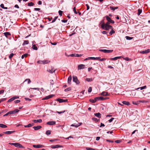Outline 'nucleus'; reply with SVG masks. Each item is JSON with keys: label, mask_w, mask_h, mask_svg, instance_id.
<instances>
[{"label": "nucleus", "mask_w": 150, "mask_h": 150, "mask_svg": "<svg viewBox=\"0 0 150 150\" xmlns=\"http://www.w3.org/2000/svg\"><path fill=\"white\" fill-rule=\"evenodd\" d=\"M42 127L40 125H38L37 126H34L33 127V128L35 130H38Z\"/></svg>", "instance_id": "17"}, {"label": "nucleus", "mask_w": 150, "mask_h": 150, "mask_svg": "<svg viewBox=\"0 0 150 150\" xmlns=\"http://www.w3.org/2000/svg\"><path fill=\"white\" fill-rule=\"evenodd\" d=\"M65 112V111H61V112H59V111H57V112L59 114H61V113H64Z\"/></svg>", "instance_id": "60"}, {"label": "nucleus", "mask_w": 150, "mask_h": 150, "mask_svg": "<svg viewBox=\"0 0 150 150\" xmlns=\"http://www.w3.org/2000/svg\"><path fill=\"white\" fill-rule=\"evenodd\" d=\"M19 111V110L18 109H16L13 110L11 111L8 112L6 114H5L4 115V116H5L8 115H11L12 114H14L18 112Z\"/></svg>", "instance_id": "2"}, {"label": "nucleus", "mask_w": 150, "mask_h": 150, "mask_svg": "<svg viewBox=\"0 0 150 150\" xmlns=\"http://www.w3.org/2000/svg\"><path fill=\"white\" fill-rule=\"evenodd\" d=\"M123 59L126 61L130 60L131 59H129L128 57L123 58Z\"/></svg>", "instance_id": "56"}, {"label": "nucleus", "mask_w": 150, "mask_h": 150, "mask_svg": "<svg viewBox=\"0 0 150 150\" xmlns=\"http://www.w3.org/2000/svg\"><path fill=\"white\" fill-rule=\"evenodd\" d=\"M72 79V78L71 76H70L68 78V83L69 84H70V83L71 82V81Z\"/></svg>", "instance_id": "23"}, {"label": "nucleus", "mask_w": 150, "mask_h": 150, "mask_svg": "<svg viewBox=\"0 0 150 150\" xmlns=\"http://www.w3.org/2000/svg\"><path fill=\"white\" fill-rule=\"evenodd\" d=\"M127 40H130L131 39V37L129 36H126L125 37Z\"/></svg>", "instance_id": "55"}, {"label": "nucleus", "mask_w": 150, "mask_h": 150, "mask_svg": "<svg viewBox=\"0 0 150 150\" xmlns=\"http://www.w3.org/2000/svg\"><path fill=\"white\" fill-rule=\"evenodd\" d=\"M110 9L112 10L113 11H114L115 9H117L118 8V7H113L112 6H110Z\"/></svg>", "instance_id": "27"}, {"label": "nucleus", "mask_w": 150, "mask_h": 150, "mask_svg": "<svg viewBox=\"0 0 150 150\" xmlns=\"http://www.w3.org/2000/svg\"><path fill=\"white\" fill-rule=\"evenodd\" d=\"M33 122L34 123L39 122L41 123L42 122V120L41 119L38 120H32Z\"/></svg>", "instance_id": "19"}, {"label": "nucleus", "mask_w": 150, "mask_h": 150, "mask_svg": "<svg viewBox=\"0 0 150 150\" xmlns=\"http://www.w3.org/2000/svg\"><path fill=\"white\" fill-rule=\"evenodd\" d=\"M114 119V118H113V117H112L108 121H109V122H111Z\"/></svg>", "instance_id": "53"}, {"label": "nucleus", "mask_w": 150, "mask_h": 150, "mask_svg": "<svg viewBox=\"0 0 150 150\" xmlns=\"http://www.w3.org/2000/svg\"><path fill=\"white\" fill-rule=\"evenodd\" d=\"M142 9H139L138 10V12L137 13V14L138 15H140V14L142 13Z\"/></svg>", "instance_id": "34"}, {"label": "nucleus", "mask_w": 150, "mask_h": 150, "mask_svg": "<svg viewBox=\"0 0 150 150\" xmlns=\"http://www.w3.org/2000/svg\"><path fill=\"white\" fill-rule=\"evenodd\" d=\"M97 100V99H96V97L94 99H90L89 100L90 101L93 103H95Z\"/></svg>", "instance_id": "22"}, {"label": "nucleus", "mask_w": 150, "mask_h": 150, "mask_svg": "<svg viewBox=\"0 0 150 150\" xmlns=\"http://www.w3.org/2000/svg\"><path fill=\"white\" fill-rule=\"evenodd\" d=\"M33 146L35 148H40L43 147L44 146L41 144H38V145H33Z\"/></svg>", "instance_id": "11"}, {"label": "nucleus", "mask_w": 150, "mask_h": 150, "mask_svg": "<svg viewBox=\"0 0 150 150\" xmlns=\"http://www.w3.org/2000/svg\"><path fill=\"white\" fill-rule=\"evenodd\" d=\"M86 149L87 150H96L95 149H94L89 148V147H86Z\"/></svg>", "instance_id": "48"}, {"label": "nucleus", "mask_w": 150, "mask_h": 150, "mask_svg": "<svg viewBox=\"0 0 150 150\" xmlns=\"http://www.w3.org/2000/svg\"><path fill=\"white\" fill-rule=\"evenodd\" d=\"M85 65L83 64H80L78 66V70H80L82 69H83L85 68Z\"/></svg>", "instance_id": "12"}, {"label": "nucleus", "mask_w": 150, "mask_h": 150, "mask_svg": "<svg viewBox=\"0 0 150 150\" xmlns=\"http://www.w3.org/2000/svg\"><path fill=\"white\" fill-rule=\"evenodd\" d=\"M21 101L20 100H15L14 101V102L16 103H18L20 102Z\"/></svg>", "instance_id": "57"}, {"label": "nucleus", "mask_w": 150, "mask_h": 150, "mask_svg": "<svg viewBox=\"0 0 150 150\" xmlns=\"http://www.w3.org/2000/svg\"><path fill=\"white\" fill-rule=\"evenodd\" d=\"M122 103L124 104H125L127 105H130L128 101H123Z\"/></svg>", "instance_id": "28"}, {"label": "nucleus", "mask_w": 150, "mask_h": 150, "mask_svg": "<svg viewBox=\"0 0 150 150\" xmlns=\"http://www.w3.org/2000/svg\"><path fill=\"white\" fill-rule=\"evenodd\" d=\"M94 115L96 117L100 118L101 117V115L99 112L94 114Z\"/></svg>", "instance_id": "20"}, {"label": "nucleus", "mask_w": 150, "mask_h": 150, "mask_svg": "<svg viewBox=\"0 0 150 150\" xmlns=\"http://www.w3.org/2000/svg\"><path fill=\"white\" fill-rule=\"evenodd\" d=\"M0 127L1 128H5L7 127V126L3 124H0Z\"/></svg>", "instance_id": "30"}, {"label": "nucleus", "mask_w": 150, "mask_h": 150, "mask_svg": "<svg viewBox=\"0 0 150 150\" xmlns=\"http://www.w3.org/2000/svg\"><path fill=\"white\" fill-rule=\"evenodd\" d=\"M9 144L11 145L14 146L15 147L17 148H24V147L22 145L18 143H9Z\"/></svg>", "instance_id": "3"}, {"label": "nucleus", "mask_w": 150, "mask_h": 150, "mask_svg": "<svg viewBox=\"0 0 150 150\" xmlns=\"http://www.w3.org/2000/svg\"><path fill=\"white\" fill-rule=\"evenodd\" d=\"M4 90H2L0 91V94L4 93Z\"/></svg>", "instance_id": "62"}, {"label": "nucleus", "mask_w": 150, "mask_h": 150, "mask_svg": "<svg viewBox=\"0 0 150 150\" xmlns=\"http://www.w3.org/2000/svg\"><path fill=\"white\" fill-rule=\"evenodd\" d=\"M83 55V54H70L68 56L69 57H79L81 56H82Z\"/></svg>", "instance_id": "5"}, {"label": "nucleus", "mask_w": 150, "mask_h": 150, "mask_svg": "<svg viewBox=\"0 0 150 150\" xmlns=\"http://www.w3.org/2000/svg\"><path fill=\"white\" fill-rule=\"evenodd\" d=\"M34 4L32 2H30L28 3V6H33Z\"/></svg>", "instance_id": "44"}, {"label": "nucleus", "mask_w": 150, "mask_h": 150, "mask_svg": "<svg viewBox=\"0 0 150 150\" xmlns=\"http://www.w3.org/2000/svg\"><path fill=\"white\" fill-rule=\"evenodd\" d=\"M95 59L94 57H88L87 58L84 59V61H86L87 60H90V59H92L94 60V59Z\"/></svg>", "instance_id": "26"}, {"label": "nucleus", "mask_w": 150, "mask_h": 150, "mask_svg": "<svg viewBox=\"0 0 150 150\" xmlns=\"http://www.w3.org/2000/svg\"><path fill=\"white\" fill-rule=\"evenodd\" d=\"M14 55V54L13 53L11 54L9 56V59H11Z\"/></svg>", "instance_id": "46"}, {"label": "nucleus", "mask_w": 150, "mask_h": 150, "mask_svg": "<svg viewBox=\"0 0 150 150\" xmlns=\"http://www.w3.org/2000/svg\"><path fill=\"white\" fill-rule=\"evenodd\" d=\"M29 43V42L28 40H25L24 41V42L22 44V45L23 46H24L25 45H27Z\"/></svg>", "instance_id": "25"}, {"label": "nucleus", "mask_w": 150, "mask_h": 150, "mask_svg": "<svg viewBox=\"0 0 150 150\" xmlns=\"http://www.w3.org/2000/svg\"><path fill=\"white\" fill-rule=\"evenodd\" d=\"M62 12H63L62 11H61V10H59V15L60 16H62Z\"/></svg>", "instance_id": "52"}, {"label": "nucleus", "mask_w": 150, "mask_h": 150, "mask_svg": "<svg viewBox=\"0 0 150 150\" xmlns=\"http://www.w3.org/2000/svg\"><path fill=\"white\" fill-rule=\"evenodd\" d=\"M51 132L50 130H48L46 131V134L47 135H49L51 134Z\"/></svg>", "instance_id": "42"}, {"label": "nucleus", "mask_w": 150, "mask_h": 150, "mask_svg": "<svg viewBox=\"0 0 150 150\" xmlns=\"http://www.w3.org/2000/svg\"><path fill=\"white\" fill-rule=\"evenodd\" d=\"M106 53H110V52H112V51H113V50H106Z\"/></svg>", "instance_id": "47"}, {"label": "nucleus", "mask_w": 150, "mask_h": 150, "mask_svg": "<svg viewBox=\"0 0 150 150\" xmlns=\"http://www.w3.org/2000/svg\"><path fill=\"white\" fill-rule=\"evenodd\" d=\"M108 98H107V97L103 98L101 96L98 97H96V99H97V100H106V99H108Z\"/></svg>", "instance_id": "6"}, {"label": "nucleus", "mask_w": 150, "mask_h": 150, "mask_svg": "<svg viewBox=\"0 0 150 150\" xmlns=\"http://www.w3.org/2000/svg\"><path fill=\"white\" fill-rule=\"evenodd\" d=\"M28 55V54H24L23 55L21 56V58L22 59H23L24 57H26Z\"/></svg>", "instance_id": "33"}, {"label": "nucleus", "mask_w": 150, "mask_h": 150, "mask_svg": "<svg viewBox=\"0 0 150 150\" xmlns=\"http://www.w3.org/2000/svg\"><path fill=\"white\" fill-rule=\"evenodd\" d=\"M14 100V98H13V97H12L10 99H9L8 101V102H10L13 101V100Z\"/></svg>", "instance_id": "37"}, {"label": "nucleus", "mask_w": 150, "mask_h": 150, "mask_svg": "<svg viewBox=\"0 0 150 150\" xmlns=\"http://www.w3.org/2000/svg\"><path fill=\"white\" fill-rule=\"evenodd\" d=\"M86 80L89 82L92 81L93 80V79L92 78H87L86 79Z\"/></svg>", "instance_id": "39"}, {"label": "nucleus", "mask_w": 150, "mask_h": 150, "mask_svg": "<svg viewBox=\"0 0 150 150\" xmlns=\"http://www.w3.org/2000/svg\"><path fill=\"white\" fill-rule=\"evenodd\" d=\"M43 61H41V60L38 61L37 62V63H38L40 64H43Z\"/></svg>", "instance_id": "50"}, {"label": "nucleus", "mask_w": 150, "mask_h": 150, "mask_svg": "<svg viewBox=\"0 0 150 150\" xmlns=\"http://www.w3.org/2000/svg\"><path fill=\"white\" fill-rule=\"evenodd\" d=\"M40 10V8H35L34 9V10L35 11H39Z\"/></svg>", "instance_id": "58"}, {"label": "nucleus", "mask_w": 150, "mask_h": 150, "mask_svg": "<svg viewBox=\"0 0 150 150\" xmlns=\"http://www.w3.org/2000/svg\"><path fill=\"white\" fill-rule=\"evenodd\" d=\"M61 21L62 22H63V23H66L67 21V20H62Z\"/></svg>", "instance_id": "64"}, {"label": "nucleus", "mask_w": 150, "mask_h": 150, "mask_svg": "<svg viewBox=\"0 0 150 150\" xmlns=\"http://www.w3.org/2000/svg\"><path fill=\"white\" fill-rule=\"evenodd\" d=\"M56 122L54 121H49L47 122V124L49 125H55Z\"/></svg>", "instance_id": "15"}, {"label": "nucleus", "mask_w": 150, "mask_h": 150, "mask_svg": "<svg viewBox=\"0 0 150 150\" xmlns=\"http://www.w3.org/2000/svg\"><path fill=\"white\" fill-rule=\"evenodd\" d=\"M43 64H47L50 62V61L47 60H43Z\"/></svg>", "instance_id": "35"}, {"label": "nucleus", "mask_w": 150, "mask_h": 150, "mask_svg": "<svg viewBox=\"0 0 150 150\" xmlns=\"http://www.w3.org/2000/svg\"><path fill=\"white\" fill-rule=\"evenodd\" d=\"M4 35L8 38H10L11 36V33L8 32H6L4 33Z\"/></svg>", "instance_id": "8"}, {"label": "nucleus", "mask_w": 150, "mask_h": 150, "mask_svg": "<svg viewBox=\"0 0 150 150\" xmlns=\"http://www.w3.org/2000/svg\"><path fill=\"white\" fill-rule=\"evenodd\" d=\"M106 19L107 20L108 22H109L111 20V19L108 16H106Z\"/></svg>", "instance_id": "36"}, {"label": "nucleus", "mask_w": 150, "mask_h": 150, "mask_svg": "<svg viewBox=\"0 0 150 150\" xmlns=\"http://www.w3.org/2000/svg\"><path fill=\"white\" fill-rule=\"evenodd\" d=\"M51 69H49L47 71L50 73H52L55 72L56 69H55L54 67H51Z\"/></svg>", "instance_id": "9"}, {"label": "nucleus", "mask_w": 150, "mask_h": 150, "mask_svg": "<svg viewBox=\"0 0 150 150\" xmlns=\"http://www.w3.org/2000/svg\"><path fill=\"white\" fill-rule=\"evenodd\" d=\"M51 43L52 45H55L57 44V42H54L53 43L51 42Z\"/></svg>", "instance_id": "63"}, {"label": "nucleus", "mask_w": 150, "mask_h": 150, "mask_svg": "<svg viewBox=\"0 0 150 150\" xmlns=\"http://www.w3.org/2000/svg\"><path fill=\"white\" fill-rule=\"evenodd\" d=\"M146 86H142V87H141L138 88L136 89V90H138V89H140L141 90H142V89L146 88Z\"/></svg>", "instance_id": "31"}, {"label": "nucleus", "mask_w": 150, "mask_h": 150, "mask_svg": "<svg viewBox=\"0 0 150 150\" xmlns=\"http://www.w3.org/2000/svg\"><path fill=\"white\" fill-rule=\"evenodd\" d=\"M56 100L58 101L60 103L65 102L67 101V99L64 100V99L59 98H57Z\"/></svg>", "instance_id": "7"}, {"label": "nucleus", "mask_w": 150, "mask_h": 150, "mask_svg": "<svg viewBox=\"0 0 150 150\" xmlns=\"http://www.w3.org/2000/svg\"><path fill=\"white\" fill-rule=\"evenodd\" d=\"M106 59L105 58H103L102 59H99V60L100 61H103L105 60H106Z\"/></svg>", "instance_id": "59"}, {"label": "nucleus", "mask_w": 150, "mask_h": 150, "mask_svg": "<svg viewBox=\"0 0 150 150\" xmlns=\"http://www.w3.org/2000/svg\"><path fill=\"white\" fill-rule=\"evenodd\" d=\"M82 124V123H78V124H74L71 125V126L75 127H77Z\"/></svg>", "instance_id": "16"}, {"label": "nucleus", "mask_w": 150, "mask_h": 150, "mask_svg": "<svg viewBox=\"0 0 150 150\" xmlns=\"http://www.w3.org/2000/svg\"><path fill=\"white\" fill-rule=\"evenodd\" d=\"M15 131H6L4 132H3L4 133L6 134H11L13 132H15Z\"/></svg>", "instance_id": "18"}, {"label": "nucleus", "mask_w": 150, "mask_h": 150, "mask_svg": "<svg viewBox=\"0 0 150 150\" xmlns=\"http://www.w3.org/2000/svg\"><path fill=\"white\" fill-rule=\"evenodd\" d=\"M33 125L34 124H29L27 125H24V126L25 127H30Z\"/></svg>", "instance_id": "29"}, {"label": "nucleus", "mask_w": 150, "mask_h": 150, "mask_svg": "<svg viewBox=\"0 0 150 150\" xmlns=\"http://www.w3.org/2000/svg\"><path fill=\"white\" fill-rule=\"evenodd\" d=\"M28 81V84H29L30 83L31 81L30 80V79H26L25 80V81L24 82H25V81Z\"/></svg>", "instance_id": "45"}, {"label": "nucleus", "mask_w": 150, "mask_h": 150, "mask_svg": "<svg viewBox=\"0 0 150 150\" xmlns=\"http://www.w3.org/2000/svg\"><path fill=\"white\" fill-rule=\"evenodd\" d=\"M121 142V140H117L115 141V142L117 143H119Z\"/></svg>", "instance_id": "54"}, {"label": "nucleus", "mask_w": 150, "mask_h": 150, "mask_svg": "<svg viewBox=\"0 0 150 150\" xmlns=\"http://www.w3.org/2000/svg\"><path fill=\"white\" fill-rule=\"evenodd\" d=\"M88 91L89 92H91L92 91V88L90 87L88 88Z\"/></svg>", "instance_id": "51"}, {"label": "nucleus", "mask_w": 150, "mask_h": 150, "mask_svg": "<svg viewBox=\"0 0 150 150\" xmlns=\"http://www.w3.org/2000/svg\"><path fill=\"white\" fill-rule=\"evenodd\" d=\"M62 147V146L61 145L59 144H57L55 145H52L51 146V148L52 149L58 148Z\"/></svg>", "instance_id": "13"}, {"label": "nucleus", "mask_w": 150, "mask_h": 150, "mask_svg": "<svg viewBox=\"0 0 150 150\" xmlns=\"http://www.w3.org/2000/svg\"><path fill=\"white\" fill-rule=\"evenodd\" d=\"M100 57H95V59H94V60H99V59H100Z\"/></svg>", "instance_id": "61"}, {"label": "nucleus", "mask_w": 150, "mask_h": 150, "mask_svg": "<svg viewBox=\"0 0 150 150\" xmlns=\"http://www.w3.org/2000/svg\"><path fill=\"white\" fill-rule=\"evenodd\" d=\"M92 120L96 122H98L99 120L97 118L95 117H93L92 118Z\"/></svg>", "instance_id": "38"}, {"label": "nucleus", "mask_w": 150, "mask_h": 150, "mask_svg": "<svg viewBox=\"0 0 150 150\" xmlns=\"http://www.w3.org/2000/svg\"><path fill=\"white\" fill-rule=\"evenodd\" d=\"M150 52V49H147L146 50L140 52V53L142 54H146Z\"/></svg>", "instance_id": "14"}, {"label": "nucleus", "mask_w": 150, "mask_h": 150, "mask_svg": "<svg viewBox=\"0 0 150 150\" xmlns=\"http://www.w3.org/2000/svg\"><path fill=\"white\" fill-rule=\"evenodd\" d=\"M71 90V87H69L66 89H65L64 91L65 92H67L68 91H69Z\"/></svg>", "instance_id": "40"}, {"label": "nucleus", "mask_w": 150, "mask_h": 150, "mask_svg": "<svg viewBox=\"0 0 150 150\" xmlns=\"http://www.w3.org/2000/svg\"><path fill=\"white\" fill-rule=\"evenodd\" d=\"M73 81L76 83V84H79L80 82L78 80L77 76H73Z\"/></svg>", "instance_id": "4"}, {"label": "nucleus", "mask_w": 150, "mask_h": 150, "mask_svg": "<svg viewBox=\"0 0 150 150\" xmlns=\"http://www.w3.org/2000/svg\"><path fill=\"white\" fill-rule=\"evenodd\" d=\"M101 95L104 96H108V92L104 91L102 93Z\"/></svg>", "instance_id": "24"}, {"label": "nucleus", "mask_w": 150, "mask_h": 150, "mask_svg": "<svg viewBox=\"0 0 150 150\" xmlns=\"http://www.w3.org/2000/svg\"><path fill=\"white\" fill-rule=\"evenodd\" d=\"M54 96V95H52V94L50 95H49L48 96H46L45 97L43 98L42 99V100H47V99H49L50 98H52Z\"/></svg>", "instance_id": "10"}, {"label": "nucleus", "mask_w": 150, "mask_h": 150, "mask_svg": "<svg viewBox=\"0 0 150 150\" xmlns=\"http://www.w3.org/2000/svg\"><path fill=\"white\" fill-rule=\"evenodd\" d=\"M32 48L34 50H38L37 47L35 45H33V46Z\"/></svg>", "instance_id": "41"}, {"label": "nucleus", "mask_w": 150, "mask_h": 150, "mask_svg": "<svg viewBox=\"0 0 150 150\" xmlns=\"http://www.w3.org/2000/svg\"><path fill=\"white\" fill-rule=\"evenodd\" d=\"M99 51L101 52H102L104 53H106V50L105 49H100L99 50Z\"/></svg>", "instance_id": "49"}, {"label": "nucleus", "mask_w": 150, "mask_h": 150, "mask_svg": "<svg viewBox=\"0 0 150 150\" xmlns=\"http://www.w3.org/2000/svg\"><path fill=\"white\" fill-rule=\"evenodd\" d=\"M74 7L73 8V11L74 12V13L76 14L77 13V12L76 10V7H75V5L74 6Z\"/></svg>", "instance_id": "43"}, {"label": "nucleus", "mask_w": 150, "mask_h": 150, "mask_svg": "<svg viewBox=\"0 0 150 150\" xmlns=\"http://www.w3.org/2000/svg\"><path fill=\"white\" fill-rule=\"evenodd\" d=\"M121 57L123 58L122 56L117 57L114 58H111L110 59L111 60H117L118 59H119Z\"/></svg>", "instance_id": "21"}, {"label": "nucleus", "mask_w": 150, "mask_h": 150, "mask_svg": "<svg viewBox=\"0 0 150 150\" xmlns=\"http://www.w3.org/2000/svg\"><path fill=\"white\" fill-rule=\"evenodd\" d=\"M101 28L105 30H108L109 29H112V27L110 25L108 24H105L104 23H102L101 25Z\"/></svg>", "instance_id": "1"}, {"label": "nucleus", "mask_w": 150, "mask_h": 150, "mask_svg": "<svg viewBox=\"0 0 150 150\" xmlns=\"http://www.w3.org/2000/svg\"><path fill=\"white\" fill-rule=\"evenodd\" d=\"M115 33V31L114 30L112 29V30L110 31L109 33L110 35H111Z\"/></svg>", "instance_id": "32"}]
</instances>
